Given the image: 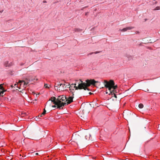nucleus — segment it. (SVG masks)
<instances>
[{"instance_id":"nucleus-22","label":"nucleus","mask_w":160,"mask_h":160,"mask_svg":"<svg viewBox=\"0 0 160 160\" xmlns=\"http://www.w3.org/2000/svg\"><path fill=\"white\" fill-rule=\"evenodd\" d=\"M88 13V12H86V13L85 15H87V13Z\"/></svg>"},{"instance_id":"nucleus-10","label":"nucleus","mask_w":160,"mask_h":160,"mask_svg":"<svg viewBox=\"0 0 160 160\" xmlns=\"http://www.w3.org/2000/svg\"><path fill=\"white\" fill-rule=\"evenodd\" d=\"M138 107L140 108H142L143 107V105L142 104L140 103L138 105Z\"/></svg>"},{"instance_id":"nucleus-23","label":"nucleus","mask_w":160,"mask_h":160,"mask_svg":"<svg viewBox=\"0 0 160 160\" xmlns=\"http://www.w3.org/2000/svg\"><path fill=\"white\" fill-rule=\"evenodd\" d=\"M36 155H38V153H36Z\"/></svg>"},{"instance_id":"nucleus-11","label":"nucleus","mask_w":160,"mask_h":160,"mask_svg":"<svg viewBox=\"0 0 160 160\" xmlns=\"http://www.w3.org/2000/svg\"><path fill=\"white\" fill-rule=\"evenodd\" d=\"M160 10V7L158 6L156 7L153 10Z\"/></svg>"},{"instance_id":"nucleus-24","label":"nucleus","mask_w":160,"mask_h":160,"mask_svg":"<svg viewBox=\"0 0 160 160\" xmlns=\"http://www.w3.org/2000/svg\"><path fill=\"white\" fill-rule=\"evenodd\" d=\"M16 84H15V86H16Z\"/></svg>"},{"instance_id":"nucleus-9","label":"nucleus","mask_w":160,"mask_h":160,"mask_svg":"<svg viewBox=\"0 0 160 160\" xmlns=\"http://www.w3.org/2000/svg\"><path fill=\"white\" fill-rule=\"evenodd\" d=\"M3 88L2 84L0 85V94H1L3 90Z\"/></svg>"},{"instance_id":"nucleus-14","label":"nucleus","mask_w":160,"mask_h":160,"mask_svg":"<svg viewBox=\"0 0 160 160\" xmlns=\"http://www.w3.org/2000/svg\"><path fill=\"white\" fill-rule=\"evenodd\" d=\"M99 52H92L91 53H90L89 54L91 55L92 54H93V53H95V54H96V53H99Z\"/></svg>"},{"instance_id":"nucleus-17","label":"nucleus","mask_w":160,"mask_h":160,"mask_svg":"<svg viewBox=\"0 0 160 160\" xmlns=\"http://www.w3.org/2000/svg\"><path fill=\"white\" fill-rule=\"evenodd\" d=\"M113 96H114V97L115 98H117L116 95L115 93H114L113 94Z\"/></svg>"},{"instance_id":"nucleus-6","label":"nucleus","mask_w":160,"mask_h":160,"mask_svg":"<svg viewBox=\"0 0 160 160\" xmlns=\"http://www.w3.org/2000/svg\"><path fill=\"white\" fill-rule=\"evenodd\" d=\"M134 28L133 27H129L125 28H124L122 29H120L121 31L124 32L127 31L128 30H131Z\"/></svg>"},{"instance_id":"nucleus-2","label":"nucleus","mask_w":160,"mask_h":160,"mask_svg":"<svg viewBox=\"0 0 160 160\" xmlns=\"http://www.w3.org/2000/svg\"><path fill=\"white\" fill-rule=\"evenodd\" d=\"M78 82V87L76 86V83H77V81L76 83L72 84L69 87V91L72 93V95L71 96L72 97H73L72 96L74 95L73 93L75 90L83 89L84 90H88V91H89V89L87 88L91 84L95 85L96 83L98 82L96 81L94 79L86 80V82H83L81 80H79Z\"/></svg>"},{"instance_id":"nucleus-4","label":"nucleus","mask_w":160,"mask_h":160,"mask_svg":"<svg viewBox=\"0 0 160 160\" xmlns=\"http://www.w3.org/2000/svg\"><path fill=\"white\" fill-rule=\"evenodd\" d=\"M29 80L28 79H27L26 81L19 80L17 85L18 88L19 89L22 88H23L24 89L26 88L29 83Z\"/></svg>"},{"instance_id":"nucleus-1","label":"nucleus","mask_w":160,"mask_h":160,"mask_svg":"<svg viewBox=\"0 0 160 160\" xmlns=\"http://www.w3.org/2000/svg\"><path fill=\"white\" fill-rule=\"evenodd\" d=\"M73 98V97L72 96L67 97L65 96L62 95L59 96L56 100L55 97L51 98L50 100L55 104L52 106V107H57L58 108L61 109H62V107L68 105L72 102Z\"/></svg>"},{"instance_id":"nucleus-13","label":"nucleus","mask_w":160,"mask_h":160,"mask_svg":"<svg viewBox=\"0 0 160 160\" xmlns=\"http://www.w3.org/2000/svg\"><path fill=\"white\" fill-rule=\"evenodd\" d=\"M46 111L45 109H44L43 112L42 113V115H44L46 113Z\"/></svg>"},{"instance_id":"nucleus-3","label":"nucleus","mask_w":160,"mask_h":160,"mask_svg":"<svg viewBox=\"0 0 160 160\" xmlns=\"http://www.w3.org/2000/svg\"><path fill=\"white\" fill-rule=\"evenodd\" d=\"M105 87L107 88H108L110 93L112 95L115 92L117 86V85L114 86V83L112 80H110L109 82L106 80H104V82Z\"/></svg>"},{"instance_id":"nucleus-19","label":"nucleus","mask_w":160,"mask_h":160,"mask_svg":"<svg viewBox=\"0 0 160 160\" xmlns=\"http://www.w3.org/2000/svg\"><path fill=\"white\" fill-rule=\"evenodd\" d=\"M43 3H46L47 2L46 1H44L43 2Z\"/></svg>"},{"instance_id":"nucleus-12","label":"nucleus","mask_w":160,"mask_h":160,"mask_svg":"<svg viewBox=\"0 0 160 160\" xmlns=\"http://www.w3.org/2000/svg\"><path fill=\"white\" fill-rule=\"evenodd\" d=\"M49 86L50 85H49L48 84H45L44 87L46 88H49Z\"/></svg>"},{"instance_id":"nucleus-7","label":"nucleus","mask_w":160,"mask_h":160,"mask_svg":"<svg viewBox=\"0 0 160 160\" xmlns=\"http://www.w3.org/2000/svg\"><path fill=\"white\" fill-rule=\"evenodd\" d=\"M12 64V63H9V62L8 61H5L4 63V65L6 67H10L11 66Z\"/></svg>"},{"instance_id":"nucleus-15","label":"nucleus","mask_w":160,"mask_h":160,"mask_svg":"<svg viewBox=\"0 0 160 160\" xmlns=\"http://www.w3.org/2000/svg\"><path fill=\"white\" fill-rule=\"evenodd\" d=\"M38 118H38V117H36V118H35L34 119H35V120L36 121H38V119H39Z\"/></svg>"},{"instance_id":"nucleus-8","label":"nucleus","mask_w":160,"mask_h":160,"mask_svg":"<svg viewBox=\"0 0 160 160\" xmlns=\"http://www.w3.org/2000/svg\"><path fill=\"white\" fill-rule=\"evenodd\" d=\"M64 84V87H65L66 88H69V87L70 86V85L68 83L65 82Z\"/></svg>"},{"instance_id":"nucleus-16","label":"nucleus","mask_w":160,"mask_h":160,"mask_svg":"<svg viewBox=\"0 0 160 160\" xmlns=\"http://www.w3.org/2000/svg\"><path fill=\"white\" fill-rule=\"evenodd\" d=\"M80 30H79V29H78V28H75V32H78V31H79Z\"/></svg>"},{"instance_id":"nucleus-20","label":"nucleus","mask_w":160,"mask_h":160,"mask_svg":"<svg viewBox=\"0 0 160 160\" xmlns=\"http://www.w3.org/2000/svg\"><path fill=\"white\" fill-rule=\"evenodd\" d=\"M3 11V10H2V11H0V13H2Z\"/></svg>"},{"instance_id":"nucleus-21","label":"nucleus","mask_w":160,"mask_h":160,"mask_svg":"<svg viewBox=\"0 0 160 160\" xmlns=\"http://www.w3.org/2000/svg\"><path fill=\"white\" fill-rule=\"evenodd\" d=\"M89 94H90V95H91L92 94V93L91 92H89Z\"/></svg>"},{"instance_id":"nucleus-5","label":"nucleus","mask_w":160,"mask_h":160,"mask_svg":"<svg viewBox=\"0 0 160 160\" xmlns=\"http://www.w3.org/2000/svg\"><path fill=\"white\" fill-rule=\"evenodd\" d=\"M64 84L62 83H60L58 85V88L59 90L62 91L66 88L65 87H64Z\"/></svg>"},{"instance_id":"nucleus-18","label":"nucleus","mask_w":160,"mask_h":160,"mask_svg":"<svg viewBox=\"0 0 160 160\" xmlns=\"http://www.w3.org/2000/svg\"><path fill=\"white\" fill-rule=\"evenodd\" d=\"M42 114H41V115L40 116V115L38 116V118H39V117L40 118V117H42Z\"/></svg>"}]
</instances>
